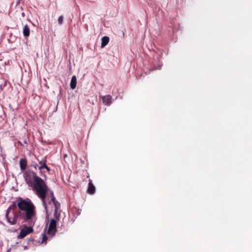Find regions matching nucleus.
Instances as JSON below:
<instances>
[{
    "mask_svg": "<svg viewBox=\"0 0 252 252\" xmlns=\"http://www.w3.org/2000/svg\"><path fill=\"white\" fill-rule=\"evenodd\" d=\"M17 207L18 211L15 212L16 205L9 206L6 210V218L9 223L14 225L19 223L20 220L27 222L29 225H33L36 221V211L35 206L31 199L18 198Z\"/></svg>",
    "mask_w": 252,
    "mask_h": 252,
    "instance_id": "f257e3e1",
    "label": "nucleus"
},
{
    "mask_svg": "<svg viewBox=\"0 0 252 252\" xmlns=\"http://www.w3.org/2000/svg\"><path fill=\"white\" fill-rule=\"evenodd\" d=\"M24 178L26 183L32 188L37 196L43 201V205L48 211V209L45 200L48 190L45 182L34 172L31 170L26 171L24 173Z\"/></svg>",
    "mask_w": 252,
    "mask_h": 252,
    "instance_id": "f03ea898",
    "label": "nucleus"
},
{
    "mask_svg": "<svg viewBox=\"0 0 252 252\" xmlns=\"http://www.w3.org/2000/svg\"><path fill=\"white\" fill-rule=\"evenodd\" d=\"M51 199L47 202L46 198H45V203L47 205L48 210L46 209L44 205H43L46 210L47 215L48 216V214L50 213L51 212H54L55 214H57L60 208V203L56 200L55 197L54 196V193L53 191H51ZM46 197V196L45 197Z\"/></svg>",
    "mask_w": 252,
    "mask_h": 252,
    "instance_id": "7ed1b4c3",
    "label": "nucleus"
},
{
    "mask_svg": "<svg viewBox=\"0 0 252 252\" xmlns=\"http://www.w3.org/2000/svg\"><path fill=\"white\" fill-rule=\"evenodd\" d=\"M31 226L32 225L27 226L26 225H24V227L20 230V232L18 236V238L19 239H22L26 237L28 234L32 233L33 229Z\"/></svg>",
    "mask_w": 252,
    "mask_h": 252,
    "instance_id": "20e7f679",
    "label": "nucleus"
},
{
    "mask_svg": "<svg viewBox=\"0 0 252 252\" xmlns=\"http://www.w3.org/2000/svg\"><path fill=\"white\" fill-rule=\"evenodd\" d=\"M56 226H57V221L55 219H51L49 228L47 231V234L49 236L53 237L55 233L56 232Z\"/></svg>",
    "mask_w": 252,
    "mask_h": 252,
    "instance_id": "39448f33",
    "label": "nucleus"
},
{
    "mask_svg": "<svg viewBox=\"0 0 252 252\" xmlns=\"http://www.w3.org/2000/svg\"><path fill=\"white\" fill-rule=\"evenodd\" d=\"M102 102L105 105H110L112 103V97L110 95L103 96L102 97Z\"/></svg>",
    "mask_w": 252,
    "mask_h": 252,
    "instance_id": "423d86ee",
    "label": "nucleus"
},
{
    "mask_svg": "<svg viewBox=\"0 0 252 252\" xmlns=\"http://www.w3.org/2000/svg\"><path fill=\"white\" fill-rule=\"evenodd\" d=\"M88 193L93 194L95 192V187L92 183V181L89 180V187L87 190Z\"/></svg>",
    "mask_w": 252,
    "mask_h": 252,
    "instance_id": "0eeeda50",
    "label": "nucleus"
},
{
    "mask_svg": "<svg viewBox=\"0 0 252 252\" xmlns=\"http://www.w3.org/2000/svg\"><path fill=\"white\" fill-rule=\"evenodd\" d=\"M109 41V37L107 36H103L101 38V47L103 48L105 47Z\"/></svg>",
    "mask_w": 252,
    "mask_h": 252,
    "instance_id": "6e6552de",
    "label": "nucleus"
},
{
    "mask_svg": "<svg viewBox=\"0 0 252 252\" xmlns=\"http://www.w3.org/2000/svg\"><path fill=\"white\" fill-rule=\"evenodd\" d=\"M77 83V78L76 76L74 75L72 77L71 81H70V88L72 89H74L76 88Z\"/></svg>",
    "mask_w": 252,
    "mask_h": 252,
    "instance_id": "1a4fd4ad",
    "label": "nucleus"
},
{
    "mask_svg": "<svg viewBox=\"0 0 252 252\" xmlns=\"http://www.w3.org/2000/svg\"><path fill=\"white\" fill-rule=\"evenodd\" d=\"M20 166L22 171H24L27 167V161L24 158H21L20 160Z\"/></svg>",
    "mask_w": 252,
    "mask_h": 252,
    "instance_id": "9d476101",
    "label": "nucleus"
},
{
    "mask_svg": "<svg viewBox=\"0 0 252 252\" xmlns=\"http://www.w3.org/2000/svg\"><path fill=\"white\" fill-rule=\"evenodd\" d=\"M46 160L45 159H42L39 162V166L38 167V169L39 170H42L43 168H44L46 167L47 165L46 164Z\"/></svg>",
    "mask_w": 252,
    "mask_h": 252,
    "instance_id": "9b49d317",
    "label": "nucleus"
},
{
    "mask_svg": "<svg viewBox=\"0 0 252 252\" xmlns=\"http://www.w3.org/2000/svg\"><path fill=\"white\" fill-rule=\"evenodd\" d=\"M23 34L25 37H28L30 35V28L27 25L23 28Z\"/></svg>",
    "mask_w": 252,
    "mask_h": 252,
    "instance_id": "f8f14e48",
    "label": "nucleus"
},
{
    "mask_svg": "<svg viewBox=\"0 0 252 252\" xmlns=\"http://www.w3.org/2000/svg\"><path fill=\"white\" fill-rule=\"evenodd\" d=\"M47 239V237L46 235V234H42V238L41 243L46 244Z\"/></svg>",
    "mask_w": 252,
    "mask_h": 252,
    "instance_id": "ddd939ff",
    "label": "nucleus"
},
{
    "mask_svg": "<svg viewBox=\"0 0 252 252\" xmlns=\"http://www.w3.org/2000/svg\"><path fill=\"white\" fill-rule=\"evenodd\" d=\"M63 16H60L59 17L58 21L60 25H62L63 23Z\"/></svg>",
    "mask_w": 252,
    "mask_h": 252,
    "instance_id": "4468645a",
    "label": "nucleus"
},
{
    "mask_svg": "<svg viewBox=\"0 0 252 252\" xmlns=\"http://www.w3.org/2000/svg\"><path fill=\"white\" fill-rule=\"evenodd\" d=\"M44 168H45L47 170V171L48 172H49L50 171V169L49 168V167L47 166V165Z\"/></svg>",
    "mask_w": 252,
    "mask_h": 252,
    "instance_id": "2eb2a0df",
    "label": "nucleus"
},
{
    "mask_svg": "<svg viewBox=\"0 0 252 252\" xmlns=\"http://www.w3.org/2000/svg\"><path fill=\"white\" fill-rule=\"evenodd\" d=\"M24 143H26V144H27V143L26 140L24 141Z\"/></svg>",
    "mask_w": 252,
    "mask_h": 252,
    "instance_id": "dca6fc26",
    "label": "nucleus"
}]
</instances>
